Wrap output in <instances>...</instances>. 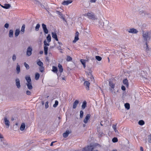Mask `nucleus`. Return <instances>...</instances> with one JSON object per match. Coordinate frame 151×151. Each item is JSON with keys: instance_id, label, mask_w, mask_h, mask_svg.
Segmentation results:
<instances>
[{"instance_id": "nucleus-1", "label": "nucleus", "mask_w": 151, "mask_h": 151, "mask_svg": "<svg viewBox=\"0 0 151 151\" xmlns=\"http://www.w3.org/2000/svg\"><path fill=\"white\" fill-rule=\"evenodd\" d=\"M142 36L145 41L147 42L151 37V34L150 32L148 31H144L142 33Z\"/></svg>"}, {"instance_id": "nucleus-2", "label": "nucleus", "mask_w": 151, "mask_h": 151, "mask_svg": "<svg viewBox=\"0 0 151 151\" xmlns=\"http://www.w3.org/2000/svg\"><path fill=\"white\" fill-rule=\"evenodd\" d=\"M84 16L87 17L89 19L93 20H95L97 19L95 16L93 12H88L87 14H84Z\"/></svg>"}, {"instance_id": "nucleus-3", "label": "nucleus", "mask_w": 151, "mask_h": 151, "mask_svg": "<svg viewBox=\"0 0 151 151\" xmlns=\"http://www.w3.org/2000/svg\"><path fill=\"white\" fill-rule=\"evenodd\" d=\"M94 149L93 146L90 145L88 146L87 147H85L83 149V151H98L97 150H94L93 151Z\"/></svg>"}, {"instance_id": "nucleus-4", "label": "nucleus", "mask_w": 151, "mask_h": 151, "mask_svg": "<svg viewBox=\"0 0 151 151\" xmlns=\"http://www.w3.org/2000/svg\"><path fill=\"white\" fill-rule=\"evenodd\" d=\"M109 85L110 86V89L111 92H113L114 90L115 84L112 81H109Z\"/></svg>"}, {"instance_id": "nucleus-5", "label": "nucleus", "mask_w": 151, "mask_h": 151, "mask_svg": "<svg viewBox=\"0 0 151 151\" xmlns=\"http://www.w3.org/2000/svg\"><path fill=\"white\" fill-rule=\"evenodd\" d=\"M32 49L31 47L29 46L27 49L26 55L28 56H30L32 54Z\"/></svg>"}, {"instance_id": "nucleus-6", "label": "nucleus", "mask_w": 151, "mask_h": 151, "mask_svg": "<svg viewBox=\"0 0 151 151\" xmlns=\"http://www.w3.org/2000/svg\"><path fill=\"white\" fill-rule=\"evenodd\" d=\"M4 121L6 128H8L10 126V122L7 119L6 117H5L4 119Z\"/></svg>"}, {"instance_id": "nucleus-7", "label": "nucleus", "mask_w": 151, "mask_h": 151, "mask_svg": "<svg viewBox=\"0 0 151 151\" xmlns=\"http://www.w3.org/2000/svg\"><path fill=\"white\" fill-rule=\"evenodd\" d=\"M90 83L87 81H85L84 83V85L85 86L86 89L88 90L89 89Z\"/></svg>"}, {"instance_id": "nucleus-8", "label": "nucleus", "mask_w": 151, "mask_h": 151, "mask_svg": "<svg viewBox=\"0 0 151 151\" xmlns=\"http://www.w3.org/2000/svg\"><path fill=\"white\" fill-rule=\"evenodd\" d=\"M128 32L130 33L136 34L138 32V31L134 28L130 29L128 30Z\"/></svg>"}, {"instance_id": "nucleus-9", "label": "nucleus", "mask_w": 151, "mask_h": 151, "mask_svg": "<svg viewBox=\"0 0 151 151\" xmlns=\"http://www.w3.org/2000/svg\"><path fill=\"white\" fill-rule=\"evenodd\" d=\"M91 115L90 114H87L83 120V122L85 124H86L90 118Z\"/></svg>"}, {"instance_id": "nucleus-10", "label": "nucleus", "mask_w": 151, "mask_h": 151, "mask_svg": "<svg viewBox=\"0 0 151 151\" xmlns=\"http://www.w3.org/2000/svg\"><path fill=\"white\" fill-rule=\"evenodd\" d=\"M16 85L18 88H20L21 86L19 80V78H17L15 80Z\"/></svg>"}, {"instance_id": "nucleus-11", "label": "nucleus", "mask_w": 151, "mask_h": 151, "mask_svg": "<svg viewBox=\"0 0 151 151\" xmlns=\"http://www.w3.org/2000/svg\"><path fill=\"white\" fill-rule=\"evenodd\" d=\"M72 1L71 0L64 1L62 3V4L64 5H68L69 4L72 3Z\"/></svg>"}, {"instance_id": "nucleus-12", "label": "nucleus", "mask_w": 151, "mask_h": 151, "mask_svg": "<svg viewBox=\"0 0 151 151\" xmlns=\"http://www.w3.org/2000/svg\"><path fill=\"white\" fill-rule=\"evenodd\" d=\"M28 88L29 90H31L33 88V87L32 84V82L30 83H26Z\"/></svg>"}, {"instance_id": "nucleus-13", "label": "nucleus", "mask_w": 151, "mask_h": 151, "mask_svg": "<svg viewBox=\"0 0 151 151\" xmlns=\"http://www.w3.org/2000/svg\"><path fill=\"white\" fill-rule=\"evenodd\" d=\"M52 37L53 38L55 39V40H56L57 41H58V38L57 37V35L56 34V33H55V32H52Z\"/></svg>"}, {"instance_id": "nucleus-14", "label": "nucleus", "mask_w": 151, "mask_h": 151, "mask_svg": "<svg viewBox=\"0 0 151 151\" xmlns=\"http://www.w3.org/2000/svg\"><path fill=\"white\" fill-rule=\"evenodd\" d=\"M26 80L27 81V83H30L31 82V80L29 76H26L25 77Z\"/></svg>"}, {"instance_id": "nucleus-15", "label": "nucleus", "mask_w": 151, "mask_h": 151, "mask_svg": "<svg viewBox=\"0 0 151 151\" xmlns=\"http://www.w3.org/2000/svg\"><path fill=\"white\" fill-rule=\"evenodd\" d=\"M79 103V101L78 100H76L73 103V109L76 108L78 104Z\"/></svg>"}, {"instance_id": "nucleus-16", "label": "nucleus", "mask_w": 151, "mask_h": 151, "mask_svg": "<svg viewBox=\"0 0 151 151\" xmlns=\"http://www.w3.org/2000/svg\"><path fill=\"white\" fill-rule=\"evenodd\" d=\"M56 13L59 15V17L60 18L63 19V20L65 19V18L63 17L62 14L60 12L58 11H56Z\"/></svg>"}, {"instance_id": "nucleus-17", "label": "nucleus", "mask_w": 151, "mask_h": 151, "mask_svg": "<svg viewBox=\"0 0 151 151\" xmlns=\"http://www.w3.org/2000/svg\"><path fill=\"white\" fill-rule=\"evenodd\" d=\"M86 60H85L81 59L80 60V61L81 62V63L83 65V66L84 68H85L86 67Z\"/></svg>"}, {"instance_id": "nucleus-18", "label": "nucleus", "mask_w": 151, "mask_h": 151, "mask_svg": "<svg viewBox=\"0 0 151 151\" xmlns=\"http://www.w3.org/2000/svg\"><path fill=\"white\" fill-rule=\"evenodd\" d=\"M25 127V124L24 123H22L20 127V129L21 131H23Z\"/></svg>"}, {"instance_id": "nucleus-19", "label": "nucleus", "mask_w": 151, "mask_h": 151, "mask_svg": "<svg viewBox=\"0 0 151 151\" xmlns=\"http://www.w3.org/2000/svg\"><path fill=\"white\" fill-rule=\"evenodd\" d=\"M58 67L59 68V71L60 73H62L63 72V69L62 66L60 64H58Z\"/></svg>"}, {"instance_id": "nucleus-20", "label": "nucleus", "mask_w": 151, "mask_h": 151, "mask_svg": "<svg viewBox=\"0 0 151 151\" xmlns=\"http://www.w3.org/2000/svg\"><path fill=\"white\" fill-rule=\"evenodd\" d=\"M1 6L4 8L8 9L10 7L11 5L9 4H5L4 6Z\"/></svg>"}, {"instance_id": "nucleus-21", "label": "nucleus", "mask_w": 151, "mask_h": 151, "mask_svg": "<svg viewBox=\"0 0 151 151\" xmlns=\"http://www.w3.org/2000/svg\"><path fill=\"white\" fill-rule=\"evenodd\" d=\"M20 30L19 29H17L16 30L14 33L15 36V37H17L19 35L20 33Z\"/></svg>"}, {"instance_id": "nucleus-22", "label": "nucleus", "mask_w": 151, "mask_h": 151, "mask_svg": "<svg viewBox=\"0 0 151 151\" xmlns=\"http://www.w3.org/2000/svg\"><path fill=\"white\" fill-rule=\"evenodd\" d=\"M37 65L40 67L43 66V63L40 60H38L37 62Z\"/></svg>"}, {"instance_id": "nucleus-23", "label": "nucleus", "mask_w": 151, "mask_h": 151, "mask_svg": "<svg viewBox=\"0 0 151 151\" xmlns=\"http://www.w3.org/2000/svg\"><path fill=\"white\" fill-rule=\"evenodd\" d=\"M52 71L55 73H57L58 70L57 68L55 66H53L52 67Z\"/></svg>"}, {"instance_id": "nucleus-24", "label": "nucleus", "mask_w": 151, "mask_h": 151, "mask_svg": "<svg viewBox=\"0 0 151 151\" xmlns=\"http://www.w3.org/2000/svg\"><path fill=\"white\" fill-rule=\"evenodd\" d=\"M123 83L127 87H128V81L126 79H124L123 80Z\"/></svg>"}, {"instance_id": "nucleus-25", "label": "nucleus", "mask_w": 151, "mask_h": 151, "mask_svg": "<svg viewBox=\"0 0 151 151\" xmlns=\"http://www.w3.org/2000/svg\"><path fill=\"white\" fill-rule=\"evenodd\" d=\"M70 133V132L69 131H67L65 132L63 134V137L65 138L67 136H68Z\"/></svg>"}, {"instance_id": "nucleus-26", "label": "nucleus", "mask_w": 151, "mask_h": 151, "mask_svg": "<svg viewBox=\"0 0 151 151\" xmlns=\"http://www.w3.org/2000/svg\"><path fill=\"white\" fill-rule=\"evenodd\" d=\"M13 31L12 29H11L9 31V36L10 37H13Z\"/></svg>"}, {"instance_id": "nucleus-27", "label": "nucleus", "mask_w": 151, "mask_h": 151, "mask_svg": "<svg viewBox=\"0 0 151 151\" xmlns=\"http://www.w3.org/2000/svg\"><path fill=\"white\" fill-rule=\"evenodd\" d=\"M86 106V101H84L82 104L81 106L82 109H85Z\"/></svg>"}, {"instance_id": "nucleus-28", "label": "nucleus", "mask_w": 151, "mask_h": 151, "mask_svg": "<svg viewBox=\"0 0 151 151\" xmlns=\"http://www.w3.org/2000/svg\"><path fill=\"white\" fill-rule=\"evenodd\" d=\"M44 48L45 54V55H47V54L48 47L47 46H44Z\"/></svg>"}, {"instance_id": "nucleus-29", "label": "nucleus", "mask_w": 151, "mask_h": 151, "mask_svg": "<svg viewBox=\"0 0 151 151\" xmlns=\"http://www.w3.org/2000/svg\"><path fill=\"white\" fill-rule=\"evenodd\" d=\"M47 42L49 43L51 41V37L50 34H48L46 37Z\"/></svg>"}, {"instance_id": "nucleus-30", "label": "nucleus", "mask_w": 151, "mask_h": 151, "mask_svg": "<svg viewBox=\"0 0 151 151\" xmlns=\"http://www.w3.org/2000/svg\"><path fill=\"white\" fill-rule=\"evenodd\" d=\"M16 70L17 72V73H19L20 72V67L19 65H18V63L17 64V67H16Z\"/></svg>"}, {"instance_id": "nucleus-31", "label": "nucleus", "mask_w": 151, "mask_h": 151, "mask_svg": "<svg viewBox=\"0 0 151 151\" xmlns=\"http://www.w3.org/2000/svg\"><path fill=\"white\" fill-rule=\"evenodd\" d=\"M40 77V75L38 73H36L35 75V79L37 80L39 79Z\"/></svg>"}, {"instance_id": "nucleus-32", "label": "nucleus", "mask_w": 151, "mask_h": 151, "mask_svg": "<svg viewBox=\"0 0 151 151\" xmlns=\"http://www.w3.org/2000/svg\"><path fill=\"white\" fill-rule=\"evenodd\" d=\"M25 27V26L24 24H23L22 27L21 31V32H22V34H23L24 32Z\"/></svg>"}, {"instance_id": "nucleus-33", "label": "nucleus", "mask_w": 151, "mask_h": 151, "mask_svg": "<svg viewBox=\"0 0 151 151\" xmlns=\"http://www.w3.org/2000/svg\"><path fill=\"white\" fill-rule=\"evenodd\" d=\"M124 106L125 108L128 110L130 108V105L129 103H127L125 104Z\"/></svg>"}, {"instance_id": "nucleus-34", "label": "nucleus", "mask_w": 151, "mask_h": 151, "mask_svg": "<svg viewBox=\"0 0 151 151\" xmlns=\"http://www.w3.org/2000/svg\"><path fill=\"white\" fill-rule=\"evenodd\" d=\"M78 36L77 35H76L75 37L74 40L73 41V43L76 42L77 41H78Z\"/></svg>"}, {"instance_id": "nucleus-35", "label": "nucleus", "mask_w": 151, "mask_h": 151, "mask_svg": "<svg viewBox=\"0 0 151 151\" xmlns=\"http://www.w3.org/2000/svg\"><path fill=\"white\" fill-rule=\"evenodd\" d=\"M145 50L146 51H147L149 50V48L147 45V42H145Z\"/></svg>"}, {"instance_id": "nucleus-36", "label": "nucleus", "mask_w": 151, "mask_h": 151, "mask_svg": "<svg viewBox=\"0 0 151 151\" xmlns=\"http://www.w3.org/2000/svg\"><path fill=\"white\" fill-rule=\"evenodd\" d=\"M138 124L140 125H143L145 124V122L143 120H140L139 121Z\"/></svg>"}, {"instance_id": "nucleus-37", "label": "nucleus", "mask_w": 151, "mask_h": 151, "mask_svg": "<svg viewBox=\"0 0 151 151\" xmlns=\"http://www.w3.org/2000/svg\"><path fill=\"white\" fill-rule=\"evenodd\" d=\"M40 25L39 24H37L35 27V30L36 31H38L40 27Z\"/></svg>"}, {"instance_id": "nucleus-38", "label": "nucleus", "mask_w": 151, "mask_h": 151, "mask_svg": "<svg viewBox=\"0 0 151 151\" xmlns=\"http://www.w3.org/2000/svg\"><path fill=\"white\" fill-rule=\"evenodd\" d=\"M58 101L56 100L55 101V104L53 105V107H56L58 105Z\"/></svg>"}, {"instance_id": "nucleus-39", "label": "nucleus", "mask_w": 151, "mask_h": 151, "mask_svg": "<svg viewBox=\"0 0 151 151\" xmlns=\"http://www.w3.org/2000/svg\"><path fill=\"white\" fill-rule=\"evenodd\" d=\"M116 124H114L112 126V128L114 129V131L116 132H117V130L116 129Z\"/></svg>"}, {"instance_id": "nucleus-40", "label": "nucleus", "mask_w": 151, "mask_h": 151, "mask_svg": "<svg viewBox=\"0 0 151 151\" xmlns=\"http://www.w3.org/2000/svg\"><path fill=\"white\" fill-rule=\"evenodd\" d=\"M83 112L82 111H80V117L81 118L83 117Z\"/></svg>"}, {"instance_id": "nucleus-41", "label": "nucleus", "mask_w": 151, "mask_h": 151, "mask_svg": "<svg viewBox=\"0 0 151 151\" xmlns=\"http://www.w3.org/2000/svg\"><path fill=\"white\" fill-rule=\"evenodd\" d=\"M44 45L45 46H48L50 45V44L49 43H48V42H47V41H46V40H45L44 41Z\"/></svg>"}, {"instance_id": "nucleus-42", "label": "nucleus", "mask_w": 151, "mask_h": 151, "mask_svg": "<svg viewBox=\"0 0 151 151\" xmlns=\"http://www.w3.org/2000/svg\"><path fill=\"white\" fill-rule=\"evenodd\" d=\"M96 58L99 61H100L101 60L102 58H101L99 56H96Z\"/></svg>"}, {"instance_id": "nucleus-43", "label": "nucleus", "mask_w": 151, "mask_h": 151, "mask_svg": "<svg viewBox=\"0 0 151 151\" xmlns=\"http://www.w3.org/2000/svg\"><path fill=\"white\" fill-rule=\"evenodd\" d=\"M39 69H40V71L41 72H42L45 69H44V68L43 67V66H41V67H40V68Z\"/></svg>"}, {"instance_id": "nucleus-44", "label": "nucleus", "mask_w": 151, "mask_h": 151, "mask_svg": "<svg viewBox=\"0 0 151 151\" xmlns=\"http://www.w3.org/2000/svg\"><path fill=\"white\" fill-rule=\"evenodd\" d=\"M148 141L149 143H151V134L148 136Z\"/></svg>"}, {"instance_id": "nucleus-45", "label": "nucleus", "mask_w": 151, "mask_h": 151, "mask_svg": "<svg viewBox=\"0 0 151 151\" xmlns=\"http://www.w3.org/2000/svg\"><path fill=\"white\" fill-rule=\"evenodd\" d=\"M24 66H25V67L27 69H29V65L28 64L26 63H24Z\"/></svg>"}, {"instance_id": "nucleus-46", "label": "nucleus", "mask_w": 151, "mask_h": 151, "mask_svg": "<svg viewBox=\"0 0 151 151\" xmlns=\"http://www.w3.org/2000/svg\"><path fill=\"white\" fill-rule=\"evenodd\" d=\"M112 141L113 142H116L118 141V139L117 138L114 137L112 139Z\"/></svg>"}, {"instance_id": "nucleus-47", "label": "nucleus", "mask_w": 151, "mask_h": 151, "mask_svg": "<svg viewBox=\"0 0 151 151\" xmlns=\"http://www.w3.org/2000/svg\"><path fill=\"white\" fill-rule=\"evenodd\" d=\"M33 1L35 4H38V5L40 4V3L39 1H37L36 0H33Z\"/></svg>"}, {"instance_id": "nucleus-48", "label": "nucleus", "mask_w": 151, "mask_h": 151, "mask_svg": "<svg viewBox=\"0 0 151 151\" xmlns=\"http://www.w3.org/2000/svg\"><path fill=\"white\" fill-rule=\"evenodd\" d=\"M16 59V56L15 54L13 55L12 57V60L13 61H14Z\"/></svg>"}, {"instance_id": "nucleus-49", "label": "nucleus", "mask_w": 151, "mask_h": 151, "mask_svg": "<svg viewBox=\"0 0 151 151\" xmlns=\"http://www.w3.org/2000/svg\"><path fill=\"white\" fill-rule=\"evenodd\" d=\"M88 75H89V77L91 79H93V80H94L92 76V75L90 72L88 73Z\"/></svg>"}, {"instance_id": "nucleus-50", "label": "nucleus", "mask_w": 151, "mask_h": 151, "mask_svg": "<svg viewBox=\"0 0 151 151\" xmlns=\"http://www.w3.org/2000/svg\"><path fill=\"white\" fill-rule=\"evenodd\" d=\"M72 60V58L70 56H67V60L68 61H69L71 60Z\"/></svg>"}, {"instance_id": "nucleus-51", "label": "nucleus", "mask_w": 151, "mask_h": 151, "mask_svg": "<svg viewBox=\"0 0 151 151\" xmlns=\"http://www.w3.org/2000/svg\"><path fill=\"white\" fill-rule=\"evenodd\" d=\"M45 107L46 109L48 108L49 106L48 105V102L47 101L46 102L45 104Z\"/></svg>"}, {"instance_id": "nucleus-52", "label": "nucleus", "mask_w": 151, "mask_h": 151, "mask_svg": "<svg viewBox=\"0 0 151 151\" xmlns=\"http://www.w3.org/2000/svg\"><path fill=\"white\" fill-rule=\"evenodd\" d=\"M43 31L45 34H47L48 33V30L47 28H46L43 29Z\"/></svg>"}, {"instance_id": "nucleus-53", "label": "nucleus", "mask_w": 151, "mask_h": 151, "mask_svg": "<svg viewBox=\"0 0 151 151\" xmlns=\"http://www.w3.org/2000/svg\"><path fill=\"white\" fill-rule=\"evenodd\" d=\"M42 27L43 29L47 28L46 25L44 24H42Z\"/></svg>"}, {"instance_id": "nucleus-54", "label": "nucleus", "mask_w": 151, "mask_h": 151, "mask_svg": "<svg viewBox=\"0 0 151 151\" xmlns=\"http://www.w3.org/2000/svg\"><path fill=\"white\" fill-rule=\"evenodd\" d=\"M4 27L6 29H8L9 27V24L8 23H6L5 24Z\"/></svg>"}, {"instance_id": "nucleus-55", "label": "nucleus", "mask_w": 151, "mask_h": 151, "mask_svg": "<svg viewBox=\"0 0 151 151\" xmlns=\"http://www.w3.org/2000/svg\"><path fill=\"white\" fill-rule=\"evenodd\" d=\"M31 92L29 91H27L26 92V94L27 95H29L31 94Z\"/></svg>"}, {"instance_id": "nucleus-56", "label": "nucleus", "mask_w": 151, "mask_h": 151, "mask_svg": "<svg viewBox=\"0 0 151 151\" xmlns=\"http://www.w3.org/2000/svg\"><path fill=\"white\" fill-rule=\"evenodd\" d=\"M121 89L123 91H125L126 89L125 87L124 86H122Z\"/></svg>"}, {"instance_id": "nucleus-57", "label": "nucleus", "mask_w": 151, "mask_h": 151, "mask_svg": "<svg viewBox=\"0 0 151 151\" xmlns=\"http://www.w3.org/2000/svg\"><path fill=\"white\" fill-rule=\"evenodd\" d=\"M97 0H91L90 2L91 3H95Z\"/></svg>"}, {"instance_id": "nucleus-58", "label": "nucleus", "mask_w": 151, "mask_h": 151, "mask_svg": "<svg viewBox=\"0 0 151 151\" xmlns=\"http://www.w3.org/2000/svg\"><path fill=\"white\" fill-rule=\"evenodd\" d=\"M56 141H53V142H51V144H50V146H52L53 145V144L56 142Z\"/></svg>"}, {"instance_id": "nucleus-59", "label": "nucleus", "mask_w": 151, "mask_h": 151, "mask_svg": "<svg viewBox=\"0 0 151 151\" xmlns=\"http://www.w3.org/2000/svg\"><path fill=\"white\" fill-rule=\"evenodd\" d=\"M0 138L1 139V141H2V139H3V136L1 134H0Z\"/></svg>"}, {"instance_id": "nucleus-60", "label": "nucleus", "mask_w": 151, "mask_h": 151, "mask_svg": "<svg viewBox=\"0 0 151 151\" xmlns=\"http://www.w3.org/2000/svg\"><path fill=\"white\" fill-rule=\"evenodd\" d=\"M140 150L141 151H143V147H140Z\"/></svg>"}, {"instance_id": "nucleus-61", "label": "nucleus", "mask_w": 151, "mask_h": 151, "mask_svg": "<svg viewBox=\"0 0 151 151\" xmlns=\"http://www.w3.org/2000/svg\"><path fill=\"white\" fill-rule=\"evenodd\" d=\"M43 53V52L42 51H40V54H42Z\"/></svg>"}, {"instance_id": "nucleus-62", "label": "nucleus", "mask_w": 151, "mask_h": 151, "mask_svg": "<svg viewBox=\"0 0 151 151\" xmlns=\"http://www.w3.org/2000/svg\"><path fill=\"white\" fill-rule=\"evenodd\" d=\"M78 34H79V33L78 32H77L76 33V35H77V36H78Z\"/></svg>"}, {"instance_id": "nucleus-63", "label": "nucleus", "mask_w": 151, "mask_h": 151, "mask_svg": "<svg viewBox=\"0 0 151 151\" xmlns=\"http://www.w3.org/2000/svg\"><path fill=\"white\" fill-rule=\"evenodd\" d=\"M3 144H4V145L5 146L6 145H7V144H6V142H5V143L4 142H3Z\"/></svg>"}, {"instance_id": "nucleus-64", "label": "nucleus", "mask_w": 151, "mask_h": 151, "mask_svg": "<svg viewBox=\"0 0 151 151\" xmlns=\"http://www.w3.org/2000/svg\"><path fill=\"white\" fill-rule=\"evenodd\" d=\"M58 43L60 45H62V44L60 42H58Z\"/></svg>"}]
</instances>
